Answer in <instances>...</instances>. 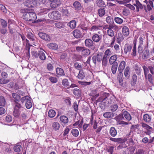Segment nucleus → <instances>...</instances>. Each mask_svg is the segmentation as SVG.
Segmentation results:
<instances>
[{"label": "nucleus", "mask_w": 154, "mask_h": 154, "mask_svg": "<svg viewBox=\"0 0 154 154\" xmlns=\"http://www.w3.org/2000/svg\"><path fill=\"white\" fill-rule=\"evenodd\" d=\"M55 26L57 28L61 29L63 28L65 26L64 23L61 22H57L54 23Z\"/></svg>", "instance_id": "b1692460"}, {"label": "nucleus", "mask_w": 154, "mask_h": 154, "mask_svg": "<svg viewBox=\"0 0 154 154\" xmlns=\"http://www.w3.org/2000/svg\"><path fill=\"white\" fill-rule=\"evenodd\" d=\"M117 59V55L116 54L111 56L109 59V64L112 65L115 64L116 63H118L117 62H116Z\"/></svg>", "instance_id": "f8f14e48"}, {"label": "nucleus", "mask_w": 154, "mask_h": 154, "mask_svg": "<svg viewBox=\"0 0 154 154\" xmlns=\"http://www.w3.org/2000/svg\"><path fill=\"white\" fill-rule=\"evenodd\" d=\"M38 35L41 38L46 41L50 42L51 40L50 35L46 33L40 32L38 33Z\"/></svg>", "instance_id": "0eeeda50"}, {"label": "nucleus", "mask_w": 154, "mask_h": 154, "mask_svg": "<svg viewBox=\"0 0 154 154\" xmlns=\"http://www.w3.org/2000/svg\"><path fill=\"white\" fill-rule=\"evenodd\" d=\"M22 147L21 145H16L14 148V151L17 152H19L21 150Z\"/></svg>", "instance_id": "864d4df0"}, {"label": "nucleus", "mask_w": 154, "mask_h": 154, "mask_svg": "<svg viewBox=\"0 0 154 154\" xmlns=\"http://www.w3.org/2000/svg\"><path fill=\"white\" fill-rule=\"evenodd\" d=\"M103 53L102 52H98L96 56H93L92 60L93 62L95 64H96L97 60L98 62H100L103 59Z\"/></svg>", "instance_id": "423d86ee"}, {"label": "nucleus", "mask_w": 154, "mask_h": 154, "mask_svg": "<svg viewBox=\"0 0 154 154\" xmlns=\"http://www.w3.org/2000/svg\"><path fill=\"white\" fill-rule=\"evenodd\" d=\"M62 84L64 87H66L67 88H69V84L68 80L67 79H64L63 80Z\"/></svg>", "instance_id": "ea45409f"}, {"label": "nucleus", "mask_w": 154, "mask_h": 154, "mask_svg": "<svg viewBox=\"0 0 154 154\" xmlns=\"http://www.w3.org/2000/svg\"><path fill=\"white\" fill-rule=\"evenodd\" d=\"M24 5L28 8H34L37 4L36 0H26L23 3Z\"/></svg>", "instance_id": "39448f33"}, {"label": "nucleus", "mask_w": 154, "mask_h": 154, "mask_svg": "<svg viewBox=\"0 0 154 154\" xmlns=\"http://www.w3.org/2000/svg\"><path fill=\"white\" fill-rule=\"evenodd\" d=\"M68 25L71 28L74 29L75 28L76 26V22L75 20H72L69 22Z\"/></svg>", "instance_id": "c9c22d12"}, {"label": "nucleus", "mask_w": 154, "mask_h": 154, "mask_svg": "<svg viewBox=\"0 0 154 154\" xmlns=\"http://www.w3.org/2000/svg\"><path fill=\"white\" fill-rule=\"evenodd\" d=\"M12 117L9 115L7 116L5 118L6 122H10L12 121Z\"/></svg>", "instance_id": "774afa93"}, {"label": "nucleus", "mask_w": 154, "mask_h": 154, "mask_svg": "<svg viewBox=\"0 0 154 154\" xmlns=\"http://www.w3.org/2000/svg\"><path fill=\"white\" fill-rule=\"evenodd\" d=\"M102 27V25L101 24H99L98 25H94L91 28V30H95L97 31L100 28Z\"/></svg>", "instance_id": "603ef678"}, {"label": "nucleus", "mask_w": 154, "mask_h": 154, "mask_svg": "<svg viewBox=\"0 0 154 154\" xmlns=\"http://www.w3.org/2000/svg\"><path fill=\"white\" fill-rule=\"evenodd\" d=\"M133 5L136 7L137 11L138 12L139 11V9H142L143 8V5L138 0H136L135 3H134Z\"/></svg>", "instance_id": "4468645a"}, {"label": "nucleus", "mask_w": 154, "mask_h": 154, "mask_svg": "<svg viewBox=\"0 0 154 154\" xmlns=\"http://www.w3.org/2000/svg\"><path fill=\"white\" fill-rule=\"evenodd\" d=\"M39 58L42 60L46 59V57L45 54L43 51H39L38 54Z\"/></svg>", "instance_id": "4c0bfd02"}, {"label": "nucleus", "mask_w": 154, "mask_h": 154, "mask_svg": "<svg viewBox=\"0 0 154 154\" xmlns=\"http://www.w3.org/2000/svg\"><path fill=\"white\" fill-rule=\"evenodd\" d=\"M118 67V63H116L115 64H112L111 67V70L112 73L115 74L116 72Z\"/></svg>", "instance_id": "37998d69"}, {"label": "nucleus", "mask_w": 154, "mask_h": 154, "mask_svg": "<svg viewBox=\"0 0 154 154\" xmlns=\"http://www.w3.org/2000/svg\"><path fill=\"white\" fill-rule=\"evenodd\" d=\"M143 119L144 121L146 122H149L151 120V117L149 115L146 114L144 115Z\"/></svg>", "instance_id": "2f4dec72"}, {"label": "nucleus", "mask_w": 154, "mask_h": 154, "mask_svg": "<svg viewBox=\"0 0 154 154\" xmlns=\"http://www.w3.org/2000/svg\"><path fill=\"white\" fill-rule=\"evenodd\" d=\"M78 83L79 84L84 86H86L89 85L91 84V82H82L79 81Z\"/></svg>", "instance_id": "e2e57ef3"}, {"label": "nucleus", "mask_w": 154, "mask_h": 154, "mask_svg": "<svg viewBox=\"0 0 154 154\" xmlns=\"http://www.w3.org/2000/svg\"><path fill=\"white\" fill-rule=\"evenodd\" d=\"M90 53V50L87 48H84L83 50L82 51V54L84 56H88Z\"/></svg>", "instance_id": "473e14b6"}, {"label": "nucleus", "mask_w": 154, "mask_h": 154, "mask_svg": "<svg viewBox=\"0 0 154 154\" xmlns=\"http://www.w3.org/2000/svg\"><path fill=\"white\" fill-rule=\"evenodd\" d=\"M137 50L136 43H135L132 49V52L131 53V55L132 56L134 57L136 55Z\"/></svg>", "instance_id": "13d9d810"}, {"label": "nucleus", "mask_w": 154, "mask_h": 154, "mask_svg": "<svg viewBox=\"0 0 154 154\" xmlns=\"http://www.w3.org/2000/svg\"><path fill=\"white\" fill-rule=\"evenodd\" d=\"M142 58L143 59H146L150 57L149 50L147 48H146L143 51Z\"/></svg>", "instance_id": "6e6552de"}, {"label": "nucleus", "mask_w": 154, "mask_h": 154, "mask_svg": "<svg viewBox=\"0 0 154 154\" xmlns=\"http://www.w3.org/2000/svg\"><path fill=\"white\" fill-rule=\"evenodd\" d=\"M20 100L22 103L25 102L26 106L27 109H29L32 106V101L31 98L28 96L23 97Z\"/></svg>", "instance_id": "f03ea898"}, {"label": "nucleus", "mask_w": 154, "mask_h": 154, "mask_svg": "<svg viewBox=\"0 0 154 154\" xmlns=\"http://www.w3.org/2000/svg\"><path fill=\"white\" fill-rule=\"evenodd\" d=\"M109 133L112 137H115L117 134L116 130L114 127H112L110 129Z\"/></svg>", "instance_id": "5701e85b"}, {"label": "nucleus", "mask_w": 154, "mask_h": 154, "mask_svg": "<svg viewBox=\"0 0 154 154\" xmlns=\"http://www.w3.org/2000/svg\"><path fill=\"white\" fill-rule=\"evenodd\" d=\"M61 5L60 0H54L51 2L50 6L51 8L54 9L58 7Z\"/></svg>", "instance_id": "1a4fd4ad"}, {"label": "nucleus", "mask_w": 154, "mask_h": 154, "mask_svg": "<svg viewBox=\"0 0 154 154\" xmlns=\"http://www.w3.org/2000/svg\"><path fill=\"white\" fill-rule=\"evenodd\" d=\"M141 126L143 128L147 130V134H151L152 130V127L144 123H141Z\"/></svg>", "instance_id": "9d476101"}, {"label": "nucleus", "mask_w": 154, "mask_h": 154, "mask_svg": "<svg viewBox=\"0 0 154 154\" xmlns=\"http://www.w3.org/2000/svg\"><path fill=\"white\" fill-rule=\"evenodd\" d=\"M13 114L14 116L15 117H18L20 115L19 110L14 109Z\"/></svg>", "instance_id": "680f3d73"}, {"label": "nucleus", "mask_w": 154, "mask_h": 154, "mask_svg": "<svg viewBox=\"0 0 154 154\" xmlns=\"http://www.w3.org/2000/svg\"><path fill=\"white\" fill-rule=\"evenodd\" d=\"M112 54V51L110 49L106 50L104 53L103 57L107 58Z\"/></svg>", "instance_id": "7c9ffc66"}, {"label": "nucleus", "mask_w": 154, "mask_h": 154, "mask_svg": "<svg viewBox=\"0 0 154 154\" xmlns=\"http://www.w3.org/2000/svg\"><path fill=\"white\" fill-rule=\"evenodd\" d=\"M102 60V65L103 68L105 67L107 65V58L103 57Z\"/></svg>", "instance_id": "bf43d9fd"}, {"label": "nucleus", "mask_w": 154, "mask_h": 154, "mask_svg": "<svg viewBox=\"0 0 154 154\" xmlns=\"http://www.w3.org/2000/svg\"><path fill=\"white\" fill-rule=\"evenodd\" d=\"M109 28L115 30H117L119 29L118 26L115 24L114 22L113 23L109 25Z\"/></svg>", "instance_id": "09e8293b"}, {"label": "nucleus", "mask_w": 154, "mask_h": 154, "mask_svg": "<svg viewBox=\"0 0 154 154\" xmlns=\"http://www.w3.org/2000/svg\"><path fill=\"white\" fill-rule=\"evenodd\" d=\"M59 119L60 122L65 124L69 122L68 118L65 116H60Z\"/></svg>", "instance_id": "412c9836"}, {"label": "nucleus", "mask_w": 154, "mask_h": 154, "mask_svg": "<svg viewBox=\"0 0 154 154\" xmlns=\"http://www.w3.org/2000/svg\"><path fill=\"white\" fill-rule=\"evenodd\" d=\"M12 97L17 101H19L20 99V95L16 93H12Z\"/></svg>", "instance_id": "de8ad7c7"}, {"label": "nucleus", "mask_w": 154, "mask_h": 154, "mask_svg": "<svg viewBox=\"0 0 154 154\" xmlns=\"http://www.w3.org/2000/svg\"><path fill=\"white\" fill-rule=\"evenodd\" d=\"M49 79L53 83H56L57 81V78L55 77H51L49 78Z\"/></svg>", "instance_id": "338daca9"}, {"label": "nucleus", "mask_w": 154, "mask_h": 154, "mask_svg": "<svg viewBox=\"0 0 154 154\" xmlns=\"http://www.w3.org/2000/svg\"><path fill=\"white\" fill-rule=\"evenodd\" d=\"M98 14L100 17H102L105 14V10L104 8L99 9L98 10Z\"/></svg>", "instance_id": "58836bf2"}, {"label": "nucleus", "mask_w": 154, "mask_h": 154, "mask_svg": "<svg viewBox=\"0 0 154 154\" xmlns=\"http://www.w3.org/2000/svg\"><path fill=\"white\" fill-rule=\"evenodd\" d=\"M110 140L113 142H117L119 143H122L125 142L127 139L125 138L122 139V138H116L112 137H110Z\"/></svg>", "instance_id": "ddd939ff"}, {"label": "nucleus", "mask_w": 154, "mask_h": 154, "mask_svg": "<svg viewBox=\"0 0 154 154\" xmlns=\"http://www.w3.org/2000/svg\"><path fill=\"white\" fill-rule=\"evenodd\" d=\"M103 116L106 118H111L114 116V113L111 112H106L103 114Z\"/></svg>", "instance_id": "c756f323"}, {"label": "nucleus", "mask_w": 154, "mask_h": 154, "mask_svg": "<svg viewBox=\"0 0 154 154\" xmlns=\"http://www.w3.org/2000/svg\"><path fill=\"white\" fill-rule=\"evenodd\" d=\"M49 18L54 20L59 19L61 17V14L58 11H54L48 14Z\"/></svg>", "instance_id": "20e7f679"}, {"label": "nucleus", "mask_w": 154, "mask_h": 154, "mask_svg": "<svg viewBox=\"0 0 154 154\" xmlns=\"http://www.w3.org/2000/svg\"><path fill=\"white\" fill-rule=\"evenodd\" d=\"M123 71H118L119 73L117 76V79L119 80V82L121 83L122 81L123 80L122 79L123 76V73L122 72Z\"/></svg>", "instance_id": "49530a36"}, {"label": "nucleus", "mask_w": 154, "mask_h": 154, "mask_svg": "<svg viewBox=\"0 0 154 154\" xmlns=\"http://www.w3.org/2000/svg\"><path fill=\"white\" fill-rule=\"evenodd\" d=\"M47 47L50 49L57 50L58 48V45L55 43H51L47 44Z\"/></svg>", "instance_id": "2eb2a0df"}, {"label": "nucleus", "mask_w": 154, "mask_h": 154, "mask_svg": "<svg viewBox=\"0 0 154 154\" xmlns=\"http://www.w3.org/2000/svg\"><path fill=\"white\" fill-rule=\"evenodd\" d=\"M73 6L76 10H79L81 9V4L78 1H75L74 3Z\"/></svg>", "instance_id": "cd10ccee"}, {"label": "nucleus", "mask_w": 154, "mask_h": 154, "mask_svg": "<svg viewBox=\"0 0 154 154\" xmlns=\"http://www.w3.org/2000/svg\"><path fill=\"white\" fill-rule=\"evenodd\" d=\"M27 37V38L29 39L31 41H32L33 42L31 43L34 45L36 46V43L34 41L35 40V37L34 36L33 34L31 32H28Z\"/></svg>", "instance_id": "dca6fc26"}, {"label": "nucleus", "mask_w": 154, "mask_h": 154, "mask_svg": "<svg viewBox=\"0 0 154 154\" xmlns=\"http://www.w3.org/2000/svg\"><path fill=\"white\" fill-rule=\"evenodd\" d=\"M122 33L125 36H128L129 34V30L128 28L126 26H123L122 29Z\"/></svg>", "instance_id": "a211bd4d"}, {"label": "nucleus", "mask_w": 154, "mask_h": 154, "mask_svg": "<svg viewBox=\"0 0 154 154\" xmlns=\"http://www.w3.org/2000/svg\"><path fill=\"white\" fill-rule=\"evenodd\" d=\"M79 79H83L85 77V73L82 69H81L79 72V74L77 76Z\"/></svg>", "instance_id": "4be33fe9"}, {"label": "nucleus", "mask_w": 154, "mask_h": 154, "mask_svg": "<svg viewBox=\"0 0 154 154\" xmlns=\"http://www.w3.org/2000/svg\"><path fill=\"white\" fill-rule=\"evenodd\" d=\"M71 133L74 136L76 137L79 134V132L78 130L76 129H73L72 130Z\"/></svg>", "instance_id": "5fc2aeb1"}, {"label": "nucleus", "mask_w": 154, "mask_h": 154, "mask_svg": "<svg viewBox=\"0 0 154 154\" xmlns=\"http://www.w3.org/2000/svg\"><path fill=\"white\" fill-rule=\"evenodd\" d=\"M123 115L125 118L128 121H130L131 119V117L130 114L126 111L123 112Z\"/></svg>", "instance_id": "c85d7f7f"}, {"label": "nucleus", "mask_w": 154, "mask_h": 154, "mask_svg": "<svg viewBox=\"0 0 154 154\" xmlns=\"http://www.w3.org/2000/svg\"><path fill=\"white\" fill-rule=\"evenodd\" d=\"M149 3V4H148L147 6V8L148 11H150L153 7V4L152 2H150V3Z\"/></svg>", "instance_id": "052dcab7"}, {"label": "nucleus", "mask_w": 154, "mask_h": 154, "mask_svg": "<svg viewBox=\"0 0 154 154\" xmlns=\"http://www.w3.org/2000/svg\"><path fill=\"white\" fill-rule=\"evenodd\" d=\"M106 22L110 25L112 23H113L114 22L113 18L109 16H107L106 18Z\"/></svg>", "instance_id": "e433bc0d"}, {"label": "nucleus", "mask_w": 154, "mask_h": 154, "mask_svg": "<svg viewBox=\"0 0 154 154\" xmlns=\"http://www.w3.org/2000/svg\"><path fill=\"white\" fill-rule=\"evenodd\" d=\"M72 34L74 37L76 38H81L82 35L81 31L78 29H75L72 32Z\"/></svg>", "instance_id": "9b49d317"}, {"label": "nucleus", "mask_w": 154, "mask_h": 154, "mask_svg": "<svg viewBox=\"0 0 154 154\" xmlns=\"http://www.w3.org/2000/svg\"><path fill=\"white\" fill-rule=\"evenodd\" d=\"M61 12L64 15L68 16L69 14L68 9L65 7L62 8Z\"/></svg>", "instance_id": "3c124183"}, {"label": "nucleus", "mask_w": 154, "mask_h": 154, "mask_svg": "<svg viewBox=\"0 0 154 154\" xmlns=\"http://www.w3.org/2000/svg\"><path fill=\"white\" fill-rule=\"evenodd\" d=\"M130 68L129 67L127 66L125 69L124 71V75L126 77H128L129 76Z\"/></svg>", "instance_id": "4d7b16f0"}, {"label": "nucleus", "mask_w": 154, "mask_h": 154, "mask_svg": "<svg viewBox=\"0 0 154 154\" xmlns=\"http://www.w3.org/2000/svg\"><path fill=\"white\" fill-rule=\"evenodd\" d=\"M23 19L26 21H34L37 18L36 14L32 9L24 8L22 10Z\"/></svg>", "instance_id": "f257e3e1"}, {"label": "nucleus", "mask_w": 154, "mask_h": 154, "mask_svg": "<svg viewBox=\"0 0 154 154\" xmlns=\"http://www.w3.org/2000/svg\"><path fill=\"white\" fill-rule=\"evenodd\" d=\"M6 104V101L3 96L0 97V106H4Z\"/></svg>", "instance_id": "a18cd8bd"}, {"label": "nucleus", "mask_w": 154, "mask_h": 154, "mask_svg": "<svg viewBox=\"0 0 154 154\" xmlns=\"http://www.w3.org/2000/svg\"><path fill=\"white\" fill-rule=\"evenodd\" d=\"M73 94L77 96H79L81 95V92L78 88H75L72 89Z\"/></svg>", "instance_id": "f704fd0d"}, {"label": "nucleus", "mask_w": 154, "mask_h": 154, "mask_svg": "<svg viewBox=\"0 0 154 154\" xmlns=\"http://www.w3.org/2000/svg\"><path fill=\"white\" fill-rule=\"evenodd\" d=\"M56 72L57 74L60 76L64 75H65L63 69L60 68H57Z\"/></svg>", "instance_id": "72a5a7b5"}, {"label": "nucleus", "mask_w": 154, "mask_h": 154, "mask_svg": "<svg viewBox=\"0 0 154 154\" xmlns=\"http://www.w3.org/2000/svg\"><path fill=\"white\" fill-rule=\"evenodd\" d=\"M14 106V109H19L22 107L20 104L16 101L15 102Z\"/></svg>", "instance_id": "69168bd1"}, {"label": "nucleus", "mask_w": 154, "mask_h": 154, "mask_svg": "<svg viewBox=\"0 0 154 154\" xmlns=\"http://www.w3.org/2000/svg\"><path fill=\"white\" fill-rule=\"evenodd\" d=\"M107 35L110 37H113L114 35L115 32L114 31L109 28L108 29H107Z\"/></svg>", "instance_id": "8fccbe9b"}, {"label": "nucleus", "mask_w": 154, "mask_h": 154, "mask_svg": "<svg viewBox=\"0 0 154 154\" xmlns=\"http://www.w3.org/2000/svg\"><path fill=\"white\" fill-rule=\"evenodd\" d=\"M85 44L86 46L88 48L94 46L93 42L90 39H87L85 40Z\"/></svg>", "instance_id": "6ab92c4d"}, {"label": "nucleus", "mask_w": 154, "mask_h": 154, "mask_svg": "<svg viewBox=\"0 0 154 154\" xmlns=\"http://www.w3.org/2000/svg\"><path fill=\"white\" fill-rule=\"evenodd\" d=\"M50 10V8H44L40 10V13L43 14H46Z\"/></svg>", "instance_id": "6e6d98bb"}, {"label": "nucleus", "mask_w": 154, "mask_h": 154, "mask_svg": "<svg viewBox=\"0 0 154 154\" xmlns=\"http://www.w3.org/2000/svg\"><path fill=\"white\" fill-rule=\"evenodd\" d=\"M74 66L77 69L79 70L82 68V66L81 65L79 64L78 63L76 62L74 63Z\"/></svg>", "instance_id": "0e129e2a"}, {"label": "nucleus", "mask_w": 154, "mask_h": 154, "mask_svg": "<svg viewBox=\"0 0 154 154\" xmlns=\"http://www.w3.org/2000/svg\"><path fill=\"white\" fill-rule=\"evenodd\" d=\"M52 128L54 130L57 131L60 128V124L58 122H54L52 124Z\"/></svg>", "instance_id": "bb28decb"}, {"label": "nucleus", "mask_w": 154, "mask_h": 154, "mask_svg": "<svg viewBox=\"0 0 154 154\" xmlns=\"http://www.w3.org/2000/svg\"><path fill=\"white\" fill-rule=\"evenodd\" d=\"M124 39L123 36L121 33H119L118 34L117 38V41L118 43H120L123 41Z\"/></svg>", "instance_id": "79ce46f5"}, {"label": "nucleus", "mask_w": 154, "mask_h": 154, "mask_svg": "<svg viewBox=\"0 0 154 154\" xmlns=\"http://www.w3.org/2000/svg\"><path fill=\"white\" fill-rule=\"evenodd\" d=\"M96 4L97 6L99 7L104 8L106 7L105 3L102 0H97Z\"/></svg>", "instance_id": "393cba45"}, {"label": "nucleus", "mask_w": 154, "mask_h": 154, "mask_svg": "<svg viewBox=\"0 0 154 154\" xmlns=\"http://www.w3.org/2000/svg\"><path fill=\"white\" fill-rule=\"evenodd\" d=\"M126 65V63L124 61L121 62L118 67V71H123Z\"/></svg>", "instance_id": "a878e982"}, {"label": "nucleus", "mask_w": 154, "mask_h": 154, "mask_svg": "<svg viewBox=\"0 0 154 154\" xmlns=\"http://www.w3.org/2000/svg\"><path fill=\"white\" fill-rule=\"evenodd\" d=\"M55 115L56 112L53 109L50 110L48 112V116L51 118H53L55 116Z\"/></svg>", "instance_id": "a19ab883"}, {"label": "nucleus", "mask_w": 154, "mask_h": 154, "mask_svg": "<svg viewBox=\"0 0 154 154\" xmlns=\"http://www.w3.org/2000/svg\"><path fill=\"white\" fill-rule=\"evenodd\" d=\"M111 100L110 103H112V102L113 103H114V101H115V103H114L111 105L110 107V109L111 111L112 112H114L118 109V104L119 101L114 96H112V97H111Z\"/></svg>", "instance_id": "7ed1b4c3"}, {"label": "nucleus", "mask_w": 154, "mask_h": 154, "mask_svg": "<svg viewBox=\"0 0 154 154\" xmlns=\"http://www.w3.org/2000/svg\"><path fill=\"white\" fill-rule=\"evenodd\" d=\"M132 48V46L130 45H126L124 49V53L125 54H129Z\"/></svg>", "instance_id": "aec40b11"}, {"label": "nucleus", "mask_w": 154, "mask_h": 154, "mask_svg": "<svg viewBox=\"0 0 154 154\" xmlns=\"http://www.w3.org/2000/svg\"><path fill=\"white\" fill-rule=\"evenodd\" d=\"M102 38V35L95 34L92 37V39L94 42H99Z\"/></svg>", "instance_id": "f3484780"}, {"label": "nucleus", "mask_w": 154, "mask_h": 154, "mask_svg": "<svg viewBox=\"0 0 154 154\" xmlns=\"http://www.w3.org/2000/svg\"><path fill=\"white\" fill-rule=\"evenodd\" d=\"M114 21L116 23L119 24H122L123 22V20L122 19L118 17H115Z\"/></svg>", "instance_id": "c03bdc74"}]
</instances>
